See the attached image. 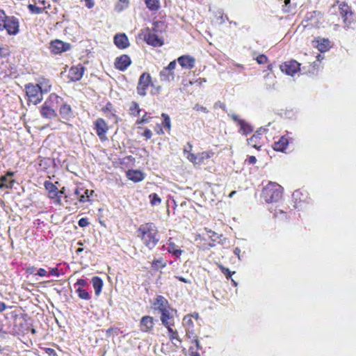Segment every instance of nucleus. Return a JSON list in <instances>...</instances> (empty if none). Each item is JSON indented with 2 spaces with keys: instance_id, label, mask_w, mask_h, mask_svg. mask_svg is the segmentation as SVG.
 I'll list each match as a JSON object with an SVG mask.
<instances>
[{
  "instance_id": "obj_36",
  "label": "nucleus",
  "mask_w": 356,
  "mask_h": 356,
  "mask_svg": "<svg viewBox=\"0 0 356 356\" xmlns=\"http://www.w3.org/2000/svg\"><path fill=\"white\" fill-rule=\"evenodd\" d=\"M150 203L152 206L159 205L161 202V198L156 193H152L149 195Z\"/></svg>"
},
{
  "instance_id": "obj_64",
  "label": "nucleus",
  "mask_w": 356,
  "mask_h": 356,
  "mask_svg": "<svg viewBox=\"0 0 356 356\" xmlns=\"http://www.w3.org/2000/svg\"><path fill=\"white\" fill-rule=\"evenodd\" d=\"M176 278L178 279L179 281L183 282L184 283H188L189 282L188 280H187L186 279H185V278H184L182 277H176Z\"/></svg>"
},
{
  "instance_id": "obj_45",
  "label": "nucleus",
  "mask_w": 356,
  "mask_h": 356,
  "mask_svg": "<svg viewBox=\"0 0 356 356\" xmlns=\"http://www.w3.org/2000/svg\"><path fill=\"white\" fill-rule=\"evenodd\" d=\"M268 58L264 54H261L257 58V61L259 64H264L267 62Z\"/></svg>"
},
{
  "instance_id": "obj_43",
  "label": "nucleus",
  "mask_w": 356,
  "mask_h": 356,
  "mask_svg": "<svg viewBox=\"0 0 356 356\" xmlns=\"http://www.w3.org/2000/svg\"><path fill=\"white\" fill-rule=\"evenodd\" d=\"M39 85H40V88H41L40 92H41L42 95L44 93H47L50 90L51 85H49V84L43 85L42 83H40Z\"/></svg>"
},
{
  "instance_id": "obj_29",
  "label": "nucleus",
  "mask_w": 356,
  "mask_h": 356,
  "mask_svg": "<svg viewBox=\"0 0 356 356\" xmlns=\"http://www.w3.org/2000/svg\"><path fill=\"white\" fill-rule=\"evenodd\" d=\"M266 129L260 128L256 134H254L250 138L248 139V143L249 145L252 146L254 148H258L257 145V139L259 138V136L261 135L262 132H264Z\"/></svg>"
},
{
  "instance_id": "obj_18",
  "label": "nucleus",
  "mask_w": 356,
  "mask_h": 356,
  "mask_svg": "<svg viewBox=\"0 0 356 356\" xmlns=\"http://www.w3.org/2000/svg\"><path fill=\"white\" fill-rule=\"evenodd\" d=\"M63 99L56 95L55 93H51L49 95V97L46 99L44 104L49 106L50 108H56L62 103Z\"/></svg>"
},
{
  "instance_id": "obj_39",
  "label": "nucleus",
  "mask_w": 356,
  "mask_h": 356,
  "mask_svg": "<svg viewBox=\"0 0 356 356\" xmlns=\"http://www.w3.org/2000/svg\"><path fill=\"white\" fill-rule=\"evenodd\" d=\"M28 8L32 13H35V14H40L43 11V8L38 7L33 4H29L28 6Z\"/></svg>"
},
{
  "instance_id": "obj_35",
  "label": "nucleus",
  "mask_w": 356,
  "mask_h": 356,
  "mask_svg": "<svg viewBox=\"0 0 356 356\" xmlns=\"http://www.w3.org/2000/svg\"><path fill=\"white\" fill-rule=\"evenodd\" d=\"M166 266V262H163L161 259H155L152 263V267L154 270H158L160 268H164Z\"/></svg>"
},
{
  "instance_id": "obj_20",
  "label": "nucleus",
  "mask_w": 356,
  "mask_h": 356,
  "mask_svg": "<svg viewBox=\"0 0 356 356\" xmlns=\"http://www.w3.org/2000/svg\"><path fill=\"white\" fill-rule=\"evenodd\" d=\"M40 115L47 119H53L57 117V113L54 108H50L43 104L40 108Z\"/></svg>"
},
{
  "instance_id": "obj_21",
  "label": "nucleus",
  "mask_w": 356,
  "mask_h": 356,
  "mask_svg": "<svg viewBox=\"0 0 356 356\" xmlns=\"http://www.w3.org/2000/svg\"><path fill=\"white\" fill-rule=\"evenodd\" d=\"M154 319L149 316H143L140 321L141 330L147 332L153 327Z\"/></svg>"
},
{
  "instance_id": "obj_3",
  "label": "nucleus",
  "mask_w": 356,
  "mask_h": 356,
  "mask_svg": "<svg viewBox=\"0 0 356 356\" xmlns=\"http://www.w3.org/2000/svg\"><path fill=\"white\" fill-rule=\"evenodd\" d=\"M26 95L29 102L36 105L42 100L39 84L28 83L25 86Z\"/></svg>"
},
{
  "instance_id": "obj_46",
  "label": "nucleus",
  "mask_w": 356,
  "mask_h": 356,
  "mask_svg": "<svg viewBox=\"0 0 356 356\" xmlns=\"http://www.w3.org/2000/svg\"><path fill=\"white\" fill-rule=\"evenodd\" d=\"M193 109H195L197 111H202L205 113H207L209 112V111L207 110V108L206 107L201 106L198 104L195 105V106L193 107Z\"/></svg>"
},
{
  "instance_id": "obj_44",
  "label": "nucleus",
  "mask_w": 356,
  "mask_h": 356,
  "mask_svg": "<svg viewBox=\"0 0 356 356\" xmlns=\"http://www.w3.org/2000/svg\"><path fill=\"white\" fill-rule=\"evenodd\" d=\"M216 17L218 18V19L220 20L219 23L222 24L225 22L223 12L221 10H219L216 12Z\"/></svg>"
},
{
  "instance_id": "obj_53",
  "label": "nucleus",
  "mask_w": 356,
  "mask_h": 356,
  "mask_svg": "<svg viewBox=\"0 0 356 356\" xmlns=\"http://www.w3.org/2000/svg\"><path fill=\"white\" fill-rule=\"evenodd\" d=\"M192 147H193L192 145L190 143H188L187 147H186L184 149V153L185 154L190 153L191 151L192 150Z\"/></svg>"
},
{
  "instance_id": "obj_25",
  "label": "nucleus",
  "mask_w": 356,
  "mask_h": 356,
  "mask_svg": "<svg viewBox=\"0 0 356 356\" xmlns=\"http://www.w3.org/2000/svg\"><path fill=\"white\" fill-rule=\"evenodd\" d=\"M160 79L162 81L170 82L175 79V73L163 68L160 72Z\"/></svg>"
},
{
  "instance_id": "obj_59",
  "label": "nucleus",
  "mask_w": 356,
  "mask_h": 356,
  "mask_svg": "<svg viewBox=\"0 0 356 356\" xmlns=\"http://www.w3.org/2000/svg\"><path fill=\"white\" fill-rule=\"evenodd\" d=\"M144 136H145L147 138H150L152 136V131L149 130V129H146L145 131H144V134H143Z\"/></svg>"
},
{
  "instance_id": "obj_6",
  "label": "nucleus",
  "mask_w": 356,
  "mask_h": 356,
  "mask_svg": "<svg viewBox=\"0 0 356 356\" xmlns=\"http://www.w3.org/2000/svg\"><path fill=\"white\" fill-rule=\"evenodd\" d=\"M8 34L15 35L19 33V21L15 17H8L3 25Z\"/></svg>"
},
{
  "instance_id": "obj_19",
  "label": "nucleus",
  "mask_w": 356,
  "mask_h": 356,
  "mask_svg": "<svg viewBox=\"0 0 356 356\" xmlns=\"http://www.w3.org/2000/svg\"><path fill=\"white\" fill-rule=\"evenodd\" d=\"M179 65L186 69H192L195 65V58L190 56H181L177 59Z\"/></svg>"
},
{
  "instance_id": "obj_23",
  "label": "nucleus",
  "mask_w": 356,
  "mask_h": 356,
  "mask_svg": "<svg viewBox=\"0 0 356 356\" xmlns=\"http://www.w3.org/2000/svg\"><path fill=\"white\" fill-rule=\"evenodd\" d=\"M59 113L65 120H69L72 116V108L69 104H63L60 108Z\"/></svg>"
},
{
  "instance_id": "obj_61",
  "label": "nucleus",
  "mask_w": 356,
  "mask_h": 356,
  "mask_svg": "<svg viewBox=\"0 0 356 356\" xmlns=\"http://www.w3.org/2000/svg\"><path fill=\"white\" fill-rule=\"evenodd\" d=\"M240 252H241V250L238 248H236L234 250V254H236L238 257L239 259H240Z\"/></svg>"
},
{
  "instance_id": "obj_37",
  "label": "nucleus",
  "mask_w": 356,
  "mask_h": 356,
  "mask_svg": "<svg viewBox=\"0 0 356 356\" xmlns=\"http://www.w3.org/2000/svg\"><path fill=\"white\" fill-rule=\"evenodd\" d=\"M130 111L132 115L134 116H137L139 115V113L140 111L139 108V106L136 102H133L131 103V107H130Z\"/></svg>"
},
{
  "instance_id": "obj_27",
  "label": "nucleus",
  "mask_w": 356,
  "mask_h": 356,
  "mask_svg": "<svg viewBox=\"0 0 356 356\" xmlns=\"http://www.w3.org/2000/svg\"><path fill=\"white\" fill-rule=\"evenodd\" d=\"M92 283L95 289V294L99 296L102 291L103 286V281L99 277H94L92 279Z\"/></svg>"
},
{
  "instance_id": "obj_33",
  "label": "nucleus",
  "mask_w": 356,
  "mask_h": 356,
  "mask_svg": "<svg viewBox=\"0 0 356 356\" xmlns=\"http://www.w3.org/2000/svg\"><path fill=\"white\" fill-rule=\"evenodd\" d=\"M76 293H78L79 297L81 299L89 300L90 298V296L88 292L83 288L78 287L76 289Z\"/></svg>"
},
{
  "instance_id": "obj_31",
  "label": "nucleus",
  "mask_w": 356,
  "mask_h": 356,
  "mask_svg": "<svg viewBox=\"0 0 356 356\" xmlns=\"http://www.w3.org/2000/svg\"><path fill=\"white\" fill-rule=\"evenodd\" d=\"M146 6L151 11H157L160 8V0H144Z\"/></svg>"
},
{
  "instance_id": "obj_30",
  "label": "nucleus",
  "mask_w": 356,
  "mask_h": 356,
  "mask_svg": "<svg viewBox=\"0 0 356 356\" xmlns=\"http://www.w3.org/2000/svg\"><path fill=\"white\" fill-rule=\"evenodd\" d=\"M167 250L170 253H172L176 257H179L182 253V250L179 249L178 246L171 241L168 243Z\"/></svg>"
},
{
  "instance_id": "obj_12",
  "label": "nucleus",
  "mask_w": 356,
  "mask_h": 356,
  "mask_svg": "<svg viewBox=\"0 0 356 356\" xmlns=\"http://www.w3.org/2000/svg\"><path fill=\"white\" fill-rule=\"evenodd\" d=\"M93 193V191H89L84 188H76L74 191V195L80 202H86L90 201V195Z\"/></svg>"
},
{
  "instance_id": "obj_17",
  "label": "nucleus",
  "mask_w": 356,
  "mask_h": 356,
  "mask_svg": "<svg viewBox=\"0 0 356 356\" xmlns=\"http://www.w3.org/2000/svg\"><path fill=\"white\" fill-rule=\"evenodd\" d=\"M114 43L119 49H125L129 46L128 38L124 33L115 35Z\"/></svg>"
},
{
  "instance_id": "obj_57",
  "label": "nucleus",
  "mask_w": 356,
  "mask_h": 356,
  "mask_svg": "<svg viewBox=\"0 0 356 356\" xmlns=\"http://www.w3.org/2000/svg\"><path fill=\"white\" fill-rule=\"evenodd\" d=\"M248 161L250 164H254L257 162V159L254 156H250L248 157Z\"/></svg>"
},
{
  "instance_id": "obj_63",
  "label": "nucleus",
  "mask_w": 356,
  "mask_h": 356,
  "mask_svg": "<svg viewBox=\"0 0 356 356\" xmlns=\"http://www.w3.org/2000/svg\"><path fill=\"white\" fill-rule=\"evenodd\" d=\"M17 323L19 324V325H22L24 323L26 325V322L24 319H22V318L17 319Z\"/></svg>"
},
{
  "instance_id": "obj_1",
  "label": "nucleus",
  "mask_w": 356,
  "mask_h": 356,
  "mask_svg": "<svg viewBox=\"0 0 356 356\" xmlns=\"http://www.w3.org/2000/svg\"><path fill=\"white\" fill-rule=\"evenodd\" d=\"M137 233L143 244L149 250L153 249L159 241L157 227L152 222L141 225L138 229Z\"/></svg>"
},
{
  "instance_id": "obj_24",
  "label": "nucleus",
  "mask_w": 356,
  "mask_h": 356,
  "mask_svg": "<svg viewBox=\"0 0 356 356\" xmlns=\"http://www.w3.org/2000/svg\"><path fill=\"white\" fill-rule=\"evenodd\" d=\"M127 175L130 180L135 182L142 181L144 179L143 174L139 170H129Z\"/></svg>"
},
{
  "instance_id": "obj_4",
  "label": "nucleus",
  "mask_w": 356,
  "mask_h": 356,
  "mask_svg": "<svg viewBox=\"0 0 356 356\" xmlns=\"http://www.w3.org/2000/svg\"><path fill=\"white\" fill-rule=\"evenodd\" d=\"M339 13L343 18V22L347 27H349L354 23V17L350 7L344 2L339 3Z\"/></svg>"
},
{
  "instance_id": "obj_60",
  "label": "nucleus",
  "mask_w": 356,
  "mask_h": 356,
  "mask_svg": "<svg viewBox=\"0 0 356 356\" xmlns=\"http://www.w3.org/2000/svg\"><path fill=\"white\" fill-rule=\"evenodd\" d=\"M148 122V119L146 118L145 115L142 118V119L138 122V124H144Z\"/></svg>"
},
{
  "instance_id": "obj_22",
  "label": "nucleus",
  "mask_w": 356,
  "mask_h": 356,
  "mask_svg": "<svg viewBox=\"0 0 356 356\" xmlns=\"http://www.w3.org/2000/svg\"><path fill=\"white\" fill-rule=\"evenodd\" d=\"M314 45L321 52H325L331 47L330 41L326 38H320L314 41Z\"/></svg>"
},
{
  "instance_id": "obj_52",
  "label": "nucleus",
  "mask_w": 356,
  "mask_h": 356,
  "mask_svg": "<svg viewBox=\"0 0 356 356\" xmlns=\"http://www.w3.org/2000/svg\"><path fill=\"white\" fill-rule=\"evenodd\" d=\"M36 275H40V276H41V277H44V276H47V270H44V268H40V269L38 270V272H37Z\"/></svg>"
},
{
  "instance_id": "obj_32",
  "label": "nucleus",
  "mask_w": 356,
  "mask_h": 356,
  "mask_svg": "<svg viewBox=\"0 0 356 356\" xmlns=\"http://www.w3.org/2000/svg\"><path fill=\"white\" fill-rule=\"evenodd\" d=\"M238 125L240 126V131L245 135H248V134L251 133L253 130L251 125H250L244 120L240 121Z\"/></svg>"
},
{
  "instance_id": "obj_14",
  "label": "nucleus",
  "mask_w": 356,
  "mask_h": 356,
  "mask_svg": "<svg viewBox=\"0 0 356 356\" xmlns=\"http://www.w3.org/2000/svg\"><path fill=\"white\" fill-rule=\"evenodd\" d=\"M161 320L163 325H165L170 333L175 334L171 326L173 325V318L170 314L169 309H166V312L164 313H161Z\"/></svg>"
},
{
  "instance_id": "obj_11",
  "label": "nucleus",
  "mask_w": 356,
  "mask_h": 356,
  "mask_svg": "<svg viewBox=\"0 0 356 356\" xmlns=\"http://www.w3.org/2000/svg\"><path fill=\"white\" fill-rule=\"evenodd\" d=\"M70 48V44L65 43L60 40H55L54 42H51L50 45L51 51L54 54H60L62 52L69 50Z\"/></svg>"
},
{
  "instance_id": "obj_5",
  "label": "nucleus",
  "mask_w": 356,
  "mask_h": 356,
  "mask_svg": "<svg viewBox=\"0 0 356 356\" xmlns=\"http://www.w3.org/2000/svg\"><path fill=\"white\" fill-rule=\"evenodd\" d=\"M151 83V76L147 73H143L138 80L137 92L140 96L146 95V90Z\"/></svg>"
},
{
  "instance_id": "obj_48",
  "label": "nucleus",
  "mask_w": 356,
  "mask_h": 356,
  "mask_svg": "<svg viewBox=\"0 0 356 356\" xmlns=\"http://www.w3.org/2000/svg\"><path fill=\"white\" fill-rule=\"evenodd\" d=\"M176 65H177L176 60H172L165 68L166 70H169L170 72H173V70H175V68L176 67Z\"/></svg>"
},
{
  "instance_id": "obj_42",
  "label": "nucleus",
  "mask_w": 356,
  "mask_h": 356,
  "mask_svg": "<svg viewBox=\"0 0 356 356\" xmlns=\"http://www.w3.org/2000/svg\"><path fill=\"white\" fill-rule=\"evenodd\" d=\"M170 339L175 346H179L181 343V339L178 338V335H169Z\"/></svg>"
},
{
  "instance_id": "obj_26",
  "label": "nucleus",
  "mask_w": 356,
  "mask_h": 356,
  "mask_svg": "<svg viewBox=\"0 0 356 356\" xmlns=\"http://www.w3.org/2000/svg\"><path fill=\"white\" fill-rule=\"evenodd\" d=\"M288 139L285 136H282L280 139L274 143L273 148L276 151H284L288 145Z\"/></svg>"
},
{
  "instance_id": "obj_10",
  "label": "nucleus",
  "mask_w": 356,
  "mask_h": 356,
  "mask_svg": "<svg viewBox=\"0 0 356 356\" xmlns=\"http://www.w3.org/2000/svg\"><path fill=\"white\" fill-rule=\"evenodd\" d=\"M131 63L130 57L124 54L116 58L115 61V67L119 70L124 71Z\"/></svg>"
},
{
  "instance_id": "obj_50",
  "label": "nucleus",
  "mask_w": 356,
  "mask_h": 356,
  "mask_svg": "<svg viewBox=\"0 0 356 356\" xmlns=\"http://www.w3.org/2000/svg\"><path fill=\"white\" fill-rule=\"evenodd\" d=\"M86 284H87L86 280H85L83 279H79L76 282L75 286H79V287L82 288L83 286H86Z\"/></svg>"
},
{
  "instance_id": "obj_16",
  "label": "nucleus",
  "mask_w": 356,
  "mask_h": 356,
  "mask_svg": "<svg viewBox=\"0 0 356 356\" xmlns=\"http://www.w3.org/2000/svg\"><path fill=\"white\" fill-rule=\"evenodd\" d=\"M83 72L84 69L81 65L72 67L69 71V76L73 81H79L82 78Z\"/></svg>"
},
{
  "instance_id": "obj_54",
  "label": "nucleus",
  "mask_w": 356,
  "mask_h": 356,
  "mask_svg": "<svg viewBox=\"0 0 356 356\" xmlns=\"http://www.w3.org/2000/svg\"><path fill=\"white\" fill-rule=\"evenodd\" d=\"M229 116H230L234 121L238 122V124H239L240 121H243V120L239 119L238 116L236 114H229Z\"/></svg>"
},
{
  "instance_id": "obj_40",
  "label": "nucleus",
  "mask_w": 356,
  "mask_h": 356,
  "mask_svg": "<svg viewBox=\"0 0 356 356\" xmlns=\"http://www.w3.org/2000/svg\"><path fill=\"white\" fill-rule=\"evenodd\" d=\"M162 117L163 118V124L164 127H167L168 129L170 128V120L168 115L165 113H162Z\"/></svg>"
},
{
  "instance_id": "obj_58",
  "label": "nucleus",
  "mask_w": 356,
  "mask_h": 356,
  "mask_svg": "<svg viewBox=\"0 0 356 356\" xmlns=\"http://www.w3.org/2000/svg\"><path fill=\"white\" fill-rule=\"evenodd\" d=\"M46 352L50 356H56V351L54 349H52V348H47L46 350Z\"/></svg>"
},
{
  "instance_id": "obj_56",
  "label": "nucleus",
  "mask_w": 356,
  "mask_h": 356,
  "mask_svg": "<svg viewBox=\"0 0 356 356\" xmlns=\"http://www.w3.org/2000/svg\"><path fill=\"white\" fill-rule=\"evenodd\" d=\"M50 273H51V275L56 276V277L59 276V273H58V270L57 268H51L50 270Z\"/></svg>"
},
{
  "instance_id": "obj_8",
  "label": "nucleus",
  "mask_w": 356,
  "mask_h": 356,
  "mask_svg": "<svg viewBox=\"0 0 356 356\" xmlns=\"http://www.w3.org/2000/svg\"><path fill=\"white\" fill-rule=\"evenodd\" d=\"M95 129L97 136L102 140H106L107 139L106 133L107 132L108 127L106 122L102 118H98L95 122Z\"/></svg>"
},
{
  "instance_id": "obj_13",
  "label": "nucleus",
  "mask_w": 356,
  "mask_h": 356,
  "mask_svg": "<svg viewBox=\"0 0 356 356\" xmlns=\"http://www.w3.org/2000/svg\"><path fill=\"white\" fill-rule=\"evenodd\" d=\"M155 309L159 311L160 313H164L166 309H170L168 302L165 298L162 296H157L154 302Z\"/></svg>"
},
{
  "instance_id": "obj_9",
  "label": "nucleus",
  "mask_w": 356,
  "mask_h": 356,
  "mask_svg": "<svg viewBox=\"0 0 356 356\" xmlns=\"http://www.w3.org/2000/svg\"><path fill=\"white\" fill-rule=\"evenodd\" d=\"M144 40L148 44L154 47H161L163 44L161 39L154 32L147 31V33L144 35Z\"/></svg>"
},
{
  "instance_id": "obj_51",
  "label": "nucleus",
  "mask_w": 356,
  "mask_h": 356,
  "mask_svg": "<svg viewBox=\"0 0 356 356\" xmlns=\"http://www.w3.org/2000/svg\"><path fill=\"white\" fill-rule=\"evenodd\" d=\"M186 157L190 161L195 163L197 157L194 154L190 152L186 154Z\"/></svg>"
},
{
  "instance_id": "obj_28",
  "label": "nucleus",
  "mask_w": 356,
  "mask_h": 356,
  "mask_svg": "<svg viewBox=\"0 0 356 356\" xmlns=\"http://www.w3.org/2000/svg\"><path fill=\"white\" fill-rule=\"evenodd\" d=\"M193 316L186 315L183 318V325L186 327V334H191L193 332Z\"/></svg>"
},
{
  "instance_id": "obj_49",
  "label": "nucleus",
  "mask_w": 356,
  "mask_h": 356,
  "mask_svg": "<svg viewBox=\"0 0 356 356\" xmlns=\"http://www.w3.org/2000/svg\"><path fill=\"white\" fill-rule=\"evenodd\" d=\"M79 225L81 227H84L87 226L89 222L86 218H82L79 220Z\"/></svg>"
},
{
  "instance_id": "obj_55",
  "label": "nucleus",
  "mask_w": 356,
  "mask_h": 356,
  "mask_svg": "<svg viewBox=\"0 0 356 356\" xmlns=\"http://www.w3.org/2000/svg\"><path fill=\"white\" fill-rule=\"evenodd\" d=\"M205 231L208 233V234H211L209 235V237L211 238H212V240L213 241H216V238H213V237L215 236V235L216 234L214 232L211 231V229H208V228H205Z\"/></svg>"
},
{
  "instance_id": "obj_41",
  "label": "nucleus",
  "mask_w": 356,
  "mask_h": 356,
  "mask_svg": "<svg viewBox=\"0 0 356 356\" xmlns=\"http://www.w3.org/2000/svg\"><path fill=\"white\" fill-rule=\"evenodd\" d=\"M221 272L226 276L227 278H229L235 272H231L229 268H225L222 266H220Z\"/></svg>"
},
{
  "instance_id": "obj_38",
  "label": "nucleus",
  "mask_w": 356,
  "mask_h": 356,
  "mask_svg": "<svg viewBox=\"0 0 356 356\" xmlns=\"http://www.w3.org/2000/svg\"><path fill=\"white\" fill-rule=\"evenodd\" d=\"M8 17L6 15L3 10H0V31H3V25Z\"/></svg>"
},
{
  "instance_id": "obj_47",
  "label": "nucleus",
  "mask_w": 356,
  "mask_h": 356,
  "mask_svg": "<svg viewBox=\"0 0 356 356\" xmlns=\"http://www.w3.org/2000/svg\"><path fill=\"white\" fill-rule=\"evenodd\" d=\"M9 54V51L6 47H0V57H4Z\"/></svg>"
},
{
  "instance_id": "obj_15",
  "label": "nucleus",
  "mask_w": 356,
  "mask_h": 356,
  "mask_svg": "<svg viewBox=\"0 0 356 356\" xmlns=\"http://www.w3.org/2000/svg\"><path fill=\"white\" fill-rule=\"evenodd\" d=\"M44 187L46 190L48 191L49 197L50 198H56V202L60 203V196H58V188L51 182L47 181L44 182Z\"/></svg>"
},
{
  "instance_id": "obj_2",
  "label": "nucleus",
  "mask_w": 356,
  "mask_h": 356,
  "mask_svg": "<svg viewBox=\"0 0 356 356\" xmlns=\"http://www.w3.org/2000/svg\"><path fill=\"white\" fill-rule=\"evenodd\" d=\"M261 196L268 203L276 202L282 196V187L277 183L269 182L264 188Z\"/></svg>"
},
{
  "instance_id": "obj_34",
  "label": "nucleus",
  "mask_w": 356,
  "mask_h": 356,
  "mask_svg": "<svg viewBox=\"0 0 356 356\" xmlns=\"http://www.w3.org/2000/svg\"><path fill=\"white\" fill-rule=\"evenodd\" d=\"M129 0H119L115 6V10L118 12H121L124 9L128 7Z\"/></svg>"
},
{
  "instance_id": "obj_7",
  "label": "nucleus",
  "mask_w": 356,
  "mask_h": 356,
  "mask_svg": "<svg viewBox=\"0 0 356 356\" xmlns=\"http://www.w3.org/2000/svg\"><path fill=\"white\" fill-rule=\"evenodd\" d=\"M280 67L286 74L293 76L300 70V63L292 60L282 63Z\"/></svg>"
},
{
  "instance_id": "obj_62",
  "label": "nucleus",
  "mask_w": 356,
  "mask_h": 356,
  "mask_svg": "<svg viewBox=\"0 0 356 356\" xmlns=\"http://www.w3.org/2000/svg\"><path fill=\"white\" fill-rule=\"evenodd\" d=\"M6 308V305L4 302L0 301V312L4 311Z\"/></svg>"
}]
</instances>
